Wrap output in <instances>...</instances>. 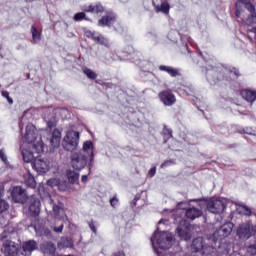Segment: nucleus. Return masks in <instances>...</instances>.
Instances as JSON below:
<instances>
[{
	"instance_id": "1",
	"label": "nucleus",
	"mask_w": 256,
	"mask_h": 256,
	"mask_svg": "<svg viewBox=\"0 0 256 256\" xmlns=\"http://www.w3.org/2000/svg\"><path fill=\"white\" fill-rule=\"evenodd\" d=\"M241 77V72L236 67L230 66L229 68H213V66H209L206 69V79L210 85H217L219 81H227L231 83V81H235V79H239Z\"/></svg>"
},
{
	"instance_id": "2",
	"label": "nucleus",
	"mask_w": 256,
	"mask_h": 256,
	"mask_svg": "<svg viewBox=\"0 0 256 256\" xmlns=\"http://www.w3.org/2000/svg\"><path fill=\"white\" fill-rule=\"evenodd\" d=\"M150 241L158 256H169L164 254L163 251H167V249H171V247H173V234L167 231L159 232V227H157V230L154 232Z\"/></svg>"
},
{
	"instance_id": "3",
	"label": "nucleus",
	"mask_w": 256,
	"mask_h": 256,
	"mask_svg": "<svg viewBox=\"0 0 256 256\" xmlns=\"http://www.w3.org/2000/svg\"><path fill=\"white\" fill-rule=\"evenodd\" d=\"M23 143H27L28 149H34V151L39 155V153H43L45 151V144H43V140L37 137V128L35 125L28 124L26 126V133L22 138Z\"/></svg>"
},
{
	"instance_id": "4",
	"label": "nucleus",
	"mask_w": 256,
	"mask_h": 256,
	"mask_svg": "<svg viewBox=\"0 0 256 256\" xmlns=\"http://www.w3.org/2000/svg\"><path fill=\"white\" fill-rule=\"evenodd\" d=\"M2 248L1 251L5 256H17L19 255V244L11 240V232H4L1 234Z\"/></svg>"
},
{
	"instance_id": "5",
	"label": "nucleus",
	"mask_w": 256,
	"mask_h": 256,
	"mask_svg": "<svg viewBox=\"0 0 256 256\" xmlns=\"http://www.w3.org/2000/svg\"><path fill=\"white\" fill-rule=\"evenodd\" d=\"M232 249L233 244L220 243L218 244V248L205 245L200 253L202 256H231Z\"/></svg>"
},
{
	"instance_id": "6",
	"label": "nucleus",
	"mask_w": 256,
	"mask_h": 256,
	"mask_svg": "<svg viewBox=\"0 0 256 256\" xmlns=\"http://www.w3.org/2000/svg\"><path fill=\"white\" fill-rule=\"evenodd\" d=\"M233 227H235L233 222H227L224 225H222L220 228H218L213 233V241H214V243H218L220 245H221V243H224L226 245L229 244L230 242H227L226 239L233 232Z\"/></svg>"
},
{
	"instance_id": "7",
	"label": "nucleus",
	"mask_w": 256,
	"mask_h": 256,
	"mask_svg": "<svg viewBox=\"0 0 256 256\" xmlns=\"http://www.w3.org/2000/svg\"><path fill=\"white\" fill-rule=\"evenodd\" d=\"M80 133L74 130H70L66 133L62 141V147L65 151H75L79 146Z\"/></svg>"
},
{
	"instance_id": "8",
	"label": "nucleus",
	"mask_w": 256,
	"mask_h": 256,
	"mask_svg": "<svg viewBox=\"0 0 256 256\" xmlns=\"http://www.w3.org/2000/svg\"><path fill=\"white\" fill-rule=\"evenodd\" d=\"M99 27H111L116 31V33H119L120 35L125 33V27L121 25V22L117 21V17L113 15H107L103 16L99 21H98Z\"/></svg>"
},
{
	"instance_id": "9",
	"label": "nucleus",
	"mask_w": 256,
	"mask_h": 256,
	"mask_svg": "<svg viewBox=\"0 0 256 256\" xmlns=\"http://www.w3.org/2000/svg\"><path fill=\"white\" fill-rule=\"evenodd\" d=\"M70 164L74 171H82L89 165V158L83 152H74L70 156Z\"/></svg>"
},
{
	"instance_id": "10",
	"label": "nucleus",
	"mask_w": 256,
	"mask_h": 256,
	"mask_svg": "<svg viewBox=\"0 0 256 256\" xmlns=\"http://www.w3.org/2000/svg\"><path fill=\"white\" fill-rule=\"evenodd\" d=\"M78 153H84L89 158L88 163V175H91V169H93L95 165V153L93 152V142L91 140L85 141L83 143L82 150H80Z\"/></svg>"
},
{
	"instance_id": "11",
	"label": "nucleus",
	"mask_w": 256,
	"mask_h": 256,
	"mask_svg": "<svg viewBox=\"0 0 256 256\" xmlns=\"http://www.w3.org/2000/svg\"><path fill=\"white\" fill-rule=\"evenodd\" d=\"M207 209L210 213L219 215V213H223L227 209V202L225 199L210 200L207 204Z\"/></svg>"
},
{
	"instance_id": "12",
	"label": "nucleus",
	"mask_w": 256,
	"mask_h": 256,
	"mask_svg": "<svg viewBox=\"0 0 256 256\" xmlns=\"http://www.w3.org/2000/svg\"><path fill=\"white\" fill-rule=\"evenodd\" d=\"M32 168L37 171V173H47L51 169V162L47 158L41 156H36L32 162Z\"/></svg>"
},
{
	"instance_id": "13",
	"label": "nucleus",
	"mask_w": 256,
	"mask_h": 256,
	"mask_svg": "<svg viewBox=\"0 0 256 256\" xmlns=\"http://www.w3.org/2000/svg\"><path fill=\"white\" fill-rule=\"evenodd\" d=\"M11 197L14 203H21L22 205L24 203H27V199H29V196L27 195V191L23 189V187L21 186H15L12 189Z\"/></svg>"
},
{
	"instance_id": "14",
	"label": "nucleus",
	"mask_w": 256,
	"mask_h": 256,
	"mask_svg": "<svg viewBox=\"0 0 256 256\" xmlns=\"http://www.w3.org/2000/svg\"><path fill=\"white\" fill-rule=\"evenodd\" d=\"M176 235L181 241H191V230L185 220H180V224L176 228Z\"/></svg>"
},
{
	"instance_id": "15",
	"label": "nucleus",
	"mask_w": 256,
	"mask_h": 256,
	"mask_svg": "<svg viewBox=\"0 0 256 256\" xmlns=\"http://www.w3.org/2000/svg\"><path fill=\"white\" fill-rule=\"evenodd\" d=\"M85 37L88 39H92L95 43H98V45H104V47H109V40L99 32L91 31V30H85L84 31Z\"/></svg>"
},
{
	"instance_id": "16",
	"label": "nucleus",
	"mask_w": 256,
	"mask_h": 256,
	"mask_svg": "<svg viewBox=\"0 0 256 256\" xmlns=\"http://www.w3.org/2000/svg\"><path fill=\"white\" fill-rule=\"evenodd\" d=\"M236 235L239 239L247 241L251 238V225L247 223L240 224L236 230Z\"/></svg>"
},
{
	"instance_id": "17",
	"label": "nucleus",
	"mask_w": 256,
	"mask_h": 256,
	"mask_svg": "<svg viewBox=\"0 0 256 256\" xmlns=\"http://www.w3.org/2000/svg\"><path fill=\"white\" fill-rule=\"evenodd\" d=\"M159 99L163 102L166 107H171L175 105L177 99L175 98V94L171 91H163L159 93Z\"/></svg>"
},
{
	"instance_id": "18",
	"label": "nucleus",
	"mask_w": 256,
	"mask_h": 256,
	"mask_svg": "<svg viewBox=\"0 0 256 256\" xmlns=\"http://www.w3.org/2000/svg\"><path fill=\"white\" fill-rule=\"evenodd\" d=\"M29 211L32 217H37L41 213V200L33 195L30 198Z\"/></svg>"
},
{
	"instance_id": "19",
	"label": "nucleus",
	"mask_w": 256,
	"mask_h": 256,
	"mask_svg": "<svg viewBox=\"0 0 256 256\" xmlns=\"http://www.w3.org/2000/svg\"><path fill=\"white\" fill-rule=\"evenodd\" d=\"M22 249V255L30 256L33 251H37V249H39V245L35 242V240H29L23 243Z\"/></svg>"
},
{
	"instance_id": "20",
	"label": "nucleus",
	"mask_w": 256,
	"mask_h": 256,
	"mask_svg": "<svg viewBox=\"0 0 256 256\" xmlns=\"http://www.w3.org/2000/svg\"><path fill=\"white\" fill-rule=\"evenodd\" d=\"M21 153H22V157H23V161L25 163H32L33 164V161H35V158L37 156L34 155V153H37L35 151V149H32V148H23L21 147Z\"/></svg>"
},
{
	"instance_id": "21",
	"label": "nucleus",
	"mask_w": 256,
	"mask_h": 256,
	"mask_svg": "<svg viewBox=\"0 0 256 256\" xmlns=\"http://www.w3.org/2000/svg\"><path fill=\"white\" fill-rule=\"evenodd\" d=\"M203 215V211L196 207H190L186 209L185 216L187 219H190V221H195V219H199Z\"/></svg>"
},
{
	"instance_id": "22",
	"label": "nucleus",
	"mask_w": 256,
	"mask_h": 256,
	"mask_svg": "<svg viewBox=\"0 0 256 256\" xmlns=\"http://www.w3.org/2000/svg\"><path fill=\"white\" fill-rule=\"evenodd\" d=\"M205 248V241L202 237H197L192 241L191 251L193 253H201Z\"/></svg>"
},
{
	"instance_id": "23",
	"label": "nucleus",
	"mask_w": 256,
	"mask_h": 256,
	"mask_svg": "<svg viewBox=\"0 0 256 256\" xmlns=\"http://www.w3.org/2000/svg\"><path fill=\"white\" fill-rule=\"evenodd\" d=\"M41 251L44 255H55L57 246L53 242H44L41 245Z\"/></svg>"
},
{
	"instance_id": "24",
	"label": "nucleus",
	"mask_w": 256,
	"mask_h": 256,
	"mask_svg": "<svg viewBox=\"0 0 256 256\" xmlns=\"http://www.w3.org/2000/svg\"><path fill=\"white\" fill-rule=\"evenodd\" d=\"M240 95L248 103H253L256 101V91L255 90L244 89V90L240 91Z\"/></svg>"
},
{
	"instance_id": "25",
	"label": "nucleus",
	"mask_w": 256,
	"mask_h": 256,
	"mask_svg": "<svg viewBox=\"0 0 256 256\" xmlns=\"http://www.w3.org/2000/svg\"><path fill=\"white\" fill-rule=\"evenodd\" d=\"M83 11L85 13H96V14H99V13H103V11H105V8H103V5H101V3H97L95 5L91 4L89 6H85L83 8Z\"/></svg>"
},
{
	"instance_id": "26",
	"label": "nucleus",
	"mask_w": 256,
	"mask_h": 256,
	"mask_svg": "<svg viewBox=\"0 0 256 256\" xmlns=\"http://www.w3.org/2000/svg\"><path fill=\"white\" fill-rule=\"evenodd\" d=\"M50 145L53 149H57L61 145V132L59 130H54L50 138Z\"/></svg>"
},
{
	"instance_id": "27",
	"label": "nucleus",
	"mask_w": 256,
	"mask_h": 256,
	"mask_svg": "<svg viewBox=\"0 0 256 256\" xmlns=\"http://www.w3.org/2000/svg\"><path fill=\"white\" fill-rule=\"evenodd\" d=\"M159 70L168 73L170 77H181V72H179V69H175L171 66L160 65Z\"/></svg>"
},
{
	"instance_id": "28",
	"label": "nucleus",
	"mask_w": 256,
	"mask_h": 256,
	"mask_svg": "<svg viewBox=\"0 0 256 256\" xmlns=\"http://www.w3.org/2000/svg\"><path fill=\"white\" fill-rule=\"evenodd\" d=\"M24 183L25 185H27L28 187H30V189H35L37 182L35 181V177L32 176L31 172H26L24 175Z\"/></svg>"
},
{
	"instance_id": "29",
	"label": "nucleus",
	"mask_w": 256,
	"mask_h": 256,
	"mask_svg": "<svg viewBox=\"0 0 256 256\" xmlns=\"http://www.w3.org/2000/svg\"><path fill=\"white\" fill-rule=\"evenodd\" d=\"M44 121L47 123V127H49V129L57 127V117L55 114H51V116H45Z\"/></svg>"
},
{
	"instance_id": "30",
	"label": "nucleus",
	"mask_w": 256,
	"mask_h": 256,
	"mask_svg": "<svg viewBox=\"0 0 256 256\" xmlns=\"http://www.w3.org/2000/svg\"><path fill=\"white\" fill-rule=\"evenodd\" d=\"M171 6L167 2H162L161 5L156 6V13H164V15H169Z\"/></svg>"
},
{
	"instance_id": "31",
	"label": "nucleus",
	"mask_w": 256,
	"mask_h": 256,
	"mask_svg": "<svg viewBox=\"0 0 256 256\" xmlns=\"http://www.w3.org/2000/svg\"><path fill=\"white\" fill-rule=\"evenodd\" d=\"M69 183L75 184L79 181V172H75L73 170H68L66 172Z\"/></svg>"
},
{
	"instance_id": "32",
	"label": "nucleus",
	"mask_w": 256,
	"mask_h": 256,
	"mask_svg": "<svg viewBox=\"0 0 256 256\" xmlns=\"http://www.w3.org/2000/svg\"><path fill=\"white\" fill-rule=\"evenodd\" d=\"M33 43H39L41 41V33L37 30L35 26L31 27Z\"/></svg>"
},
{
	"instance_id": "33",
	"label": "nucleus",
	"mask_w": 256,
	"mask_h": 256,
	"mask_svg": "<svg viewBox=\"0 0 256 256\" xmlns=\"http://www.w3.org/2000/svg\"><path fill=\"white\" fill-rule=\"evenodd\" d=\"M84 75H86V77H88V79H91V80H95L97 79V73H95L93 70L87 68V67H84L82 69Z\"/></svg>"
},
{
	"instance_id": "34",
	"label": "nucleus",
	"mask_w": 256,
	"mask_h": 256,
	"mask_svg": "<svg viewBox=\"0 0 256 256\" xmlns=\"http://www.w3.org/2000/svg\"><path fill=\"white\" fill-rule=\"evenodd\" d=\"M73 19L76 22L83 21L84 19L85 21H89V18H87V14H85V11L76 13Z\"/></svg>"
},
{
	"instance_id": "35",
	"label": "nucleus",
	"mask_w": 256,
	"mask_h": 256,
	"mask_svg": "<svg viewBox=\"0 0 256 256\" xmlns=\"http://www.w3.org/2000/svg\"><path fill=\"white\" fill-rule=\"evenodd\" d=\"M172 165H177V160L175 159H169V160H165L162 164H161V169H165V167H171Z\"/></svg>"
},
{
	"instance_id": "36",
	"label": "nucleus",
	"mask_w": 256,
	"mask_h": 256,
	"mask_svg": "<svg viewBox=\"0 0 256 256\" xmlns=\"http://www.w3.org/2000/svg\"><path fill=\"white\" fill-rule=\"evenodd\" d=\"M8 209L9 203L0 198V213H5V211H8Z\"/></svg>"
},
{
	"instance_id": "37",
	"label": "nucleus",
	"mask_w": 256,
	"mask_h": 256,
	"mask_svg": "<svg viewBox=\"0 0 256 256\" xmlns=\"http://www.w3.org/2000/svg\"><path fill=\"white\" fill-rule=\"evenodd\" d=\"M63 247H66L67 249L73 247V240L71 238H65L62 240Z\"/></svg>"
},
{
	"instance_id": "38",
	"label": "nucleus",
	"mask_w": 256,
	"mask_h": 256,
	"mask_svg": "<svg viewBox=\"0 0 256 256\" xmlns=\"http://www.w3.org/2000/svg\"><path fill=\"white\" fill-rule=\"evenodd\" d=\"M238 133H240L241 135H253V129L249 128V127H246V128H243V129H239L238 130Z\"/></svg>"
},
{
	"instance_id": "39",
	"label": "nucleus",
	"mask_w": 256,
	"mask_h": 256,
	"mask_svg": "<svg viewBox=\"0 0 256 256\" xmlns=\"http://www.w3.org/2000/svg\"><path fill=\"white\" fill-rule=\"evenodd\" d=\"M247 253L248 255H256V245L253 244V245H250L247 247Z\"/></svg>"
},
{
	"instance_id": "40",
	"label": "nucleus",
	"mask_w": 256,
	"mask_h": 256,
	"mask_svg": "<svg viewBox=\"0 0 256 256\" xmlns=\"http://www.w3.org/2000/svg\"><path fill=\"white\" fill-rule=\"evenodd\" d=\"M163 134L165 135V137H168V139H171V137H173V131H171V129H168L167 127H164Z\"/></svg>"
},
{
	"instance_id": "41",
	"label": "nucleus",
	"mask_w": 256,
	"mask_h": 256,
	"mask_svg": "<svg viewBox=\"0 0 256 256\" xmlns=\"http://www.w3.org/2000/svg\"><path fill=\"white\" fill-rule=\"evenodd\" d=\"M2 97H5V99H7L9 105H13V98L9 97V92L3 91Z\"/></svg>"
},
{
	"instance_id": "42",
	"label": "nucleus",
	"mask_w": 256,
	"mask_h": 256,
	"mask_svg": "<svg viewBox=\"0 0 256 256\" xmlns=\"http://www.w3.org/2000/svg\"><path fill=\"white\" fill-rule=\"evenodd\" d=\"M111 207H117L119 205V199H117V195L110 199Z\"/></svg>"
},
{
	"instance_id": "43",
	"label": "nucleus",
	"mask_w": 256,
	"mask_h": 256,
	"mask_svg": "<svg viewBox=\"0 0 256 256\" xmlns=\"http://www.w3.org/2000/svg\"><path fill=\"white\" fill-rule=\"evenodd\" d=\"M61 211H63V208H61L60 206L58 205L53 206V212L56 217H59V213H61Z\"/></svg>"
},
{
	"instance_id": "44",
	"label": "nucleus",
	"mask_w": 256,
	"mask_h": 256,
	"mask_svg": "<svg viewBox=\"0 0 256 256\" xmlns=\"http://www.w3.org/2000/svg\"><path fill=\"white\" fill-rule=\"evenodd\" d=\"M88 225L91 231H93L94 234L97 235V226H95V222L91 220L90 222H88Z\"/></svg>"
},
{
	"instance_id": "45",
	"label": "nucleus",
	"mask_w": 256,
	"mask_h": 256,
	"mask_svg": "<svg viewBox=\"0 0 256 256\" xmlns=\"http://www.w3.org/2000/svg\"><path fill=\"white\" fill-rule=\"evenodd\" d=\"M57 183H58V181L55 178L49 179L47 181V185H49L50 187H55L57 185Z\"/></svg>"
},
{
	"instance_id": "46",
	"label": "nucleus",
	"mask_w": 256,
	"mask_h": 256,
	"mask_svg": "<svg viewBox=\"0 0 256 256\" xmlns=\"http://www.w3.org/2000/svg\"><path fill=\"white\" fill-rule=\"evenodd\" d=\"M242 209L244 211V215H247L248 217H251L252 212H251V209L249 207L243 206Z\"/></svg>"
},
{
	"instance_id": "47",
	"label": "nucleus",
	"mask_w": 256,
	"mask_h": 256,
	"mask_svg": "<svg viewBox=\"0 0 256 256\" xmlns=\"http://www.w3.org/2000/svg\"><path fill=\"white\" fill-rule=\"evenodd\" d=\"M44 235L47 237V239H53V233H51V230L49 229L44 230Z\"/></svg>"
},
{
	"instance_id": "48",
	"label": "nucleus",
	"mask_w": 256,
	"mask_h": 256,
	"mask_svg": "<svg viewBox=\"0 0 256 256\" xmlns=\"http://www.w3.org/2000/svg\"><path fill=\"white\" fill-rule=\"evenodd\" d=\"M155 173H157V167L151 168L148 172V175L149 177H155Z\"/></svg>"
},
{
	"instance_id": "49",
	"label": "nucleus",
	"mask_w": 256,
	"mask_h": 256,
	"mask_svg": "<svg viewBox=\"0 0 256 256\" xmlns=\"http://www.w3.org/2000/svg\"><path fill=\"white\" fill-rule=\"evenodd\" d=\"M63 227H64V225L63 224H61L60 226H58V227H54L53 228V231H55V233H63Z\"/></svg>"
},
{
	"instance_id": "50",
	"label": "nucleus",
	"mask_w": 256,
	"mask_h": 256,
	"mask_svg": "<svg viewBox=\"0 0 256 256\" xmlns=\"http://www.w3.org/2000/svg\"><path fill=\"white\" fill-rule=\"evenodd\" d=\"M0 159L4 162L7 163V156L5 155V152L3 150H0Z\"/></svg>"
},
{
	"instance_id": "51",
	"label": "nucleus",
	"mask_w": 256,
	"mask_h": 256,
	"mask_svg": "<svg viewBox=\"0 0 256 256\" xmlns=\"http://www.w3.org/2000/svg\"><path fill=\"white\" fill-rule=\"evenodd\" d=\"M208 67H212L213 69H219V66H217V67H214L213 65H211V64H208L207 66H205L204 67V69H205V73L207 74V68ZM204 71V70H203Z\"/></svg>"
},
{
	"instance_id": "52",
	"label": "nucleus",
	"mask_w": 256,
	"mask_h": 256,
	"mask_svg": "<svg viewBox=\"0 0 256 256\" xmlns=\"http://www.w3.org/2000/svg\"><path fill=\"white\" fill-rule=\"evenodd\" d=\"M88 177H89V175H83V176L81 177L82 183H85V182L87 181Z\"/></svg>"
},
{
	"instance_id": "53",
	"label": "nucleus",
	"mask_w": 256,
	"mask_h": 256,
	"mask_svg": "<svg viewBox=\"0 0 256 256\" xmlns=\"http://www.w3.org/2000/svg\"><path fill=\"white\" fill-rule=\"evenodd\" d=\"M113 256H125V253L120 251L115 253Z\"/></svg>"
},
{
	"instance_id": "54",
	"label": "nucleus",
	"mask_w": 256,
	"mask_h": 256,
	"mask_svg": "<svg viewBox=\"0 0 256 256\" xmlns=\"http://www.w3.org/2000/svg\"><path fill=\"white\" fill-rule=\"evenodd\" d=\"M59 111H60V113H65V112H67V109H65V108H60Z\"/></svg>"
},
{
	"instance_id": "55",
	"label": "nucleus",
	"mask_w": 256,
	"mask_h": 256,
	"mask_svg": "<svg viewBox=\"0 0 256 256\" xmlns=\"http://www.w3.org/2000/svg\"><path fill=\"white\" fill-rule=\"evenodd\" d=\"M241 15V12L239 11V9H236V17H239Z\"/></svg>"
},
{
	"instance_id": "56",
	"label": "nucleus",
	"mask_w": 256,
	"mask_h": 256,
	"mask_svg": "<svg viewBox=\"0 0 256 256\" xmlns=\"http://www.w3.org/2000/svg\"><path fill=\"white\" fill-rule=\"evenodd\" d=\"M163 223H165V220L161 219V220L158 222V225H163Z\"/></svg>"
},
{
	"instance_id": "57",
	"label": "nucleus",
	"mask_w": 256,
	"mask_h": 256,
	"mask_svg": "<svg viewBox=\"0 0 256 256\" xmlns=\"http://www.w3.org/2000/svg\"><path fill=\"white\" fill-rule=\"evenodd\" d=\"M3 191H4L3 186H0V195H3Z\"/></svg>"
},
{
	"instance_id": "58",
	"label": "nucleus",
	"mask_w": 256,
	"mask_h": 256,
	"mask_svg": "<svg viewBox=\"0 0 256 256\" xmlns=\"http://www.w3.org/2000/svg\"><path fill=\"white\" fill-rule=\"evenodd\" d=\"M121 1V3H127V1H129V0H120Z\"/></svg>"
},
{
	"instance_id": "59",
	"label": "nucleus",
	"mask_w": 256,
	"mask_h": 256,
	"mask_svg": "<svg viewBox=\"0 0 256 256\" xmlns=\"http://www.w3.org/2000/svg\"><path fill=\"white\" fill-rule=\"evenodd\" d=\"M185 49H187V51H189V46H188V45H185Z\"/></svg>"
},
{
	"instance_id": "60",
	"label": "nucleus",
	"mask_w": 256,
	"mask_h": 256,
	"mask_svg": "<svg viewBox=\"0 0 256 256\" xmlns=\"http://www.w3.org/2000/svg\"><path fill=\"white\" fill-rule=\"evenodd\" d=\"M198 56H199V57H202V59H203V54L199 53Z\"/></svg>"
},
{
	"instance_id": "61",
	"label": "nucleus",
	"mask_w": 256,
	"mask_h": 256,
	"mask_svg": "<svg viewBox=\"0 0 256 256\" xmlns=\"http://www.w3.org/2000/svg\"><path fill=\"white\" fill-rule=\"evenodd\" d=\"M239 6V3H236V7H238Z\"/></svg>"
},
{
	"instance_id": "62",
	"label": "nucleus",
	"mask_w": 256,
	"mask_h": 256,
	"mask_svg": "<svg viewBox=\"0 0 256 256\" xmlns=\"http://www.w3.org/2000/svg\"><path fill=\"white\" fill-rule=\"evenodd\" d=\"M179 35H180L181 39H183V36H181V34H179Z\"/></svg>"
},
{
	"instance_id": "63",
	"label": "nucleus",
	"mask_w": 256,
	"mask_h": 256,
	"mask_svg": "<svg viewBox=\"0 0 256 256\" xmlns=\"http://www.w3.org/2000/svg\"><path fill=\"white\" fill-rule=\"evenodd\" d=\"M193 55H197V53H194Z\"/></svg>"
}]
</instances>
